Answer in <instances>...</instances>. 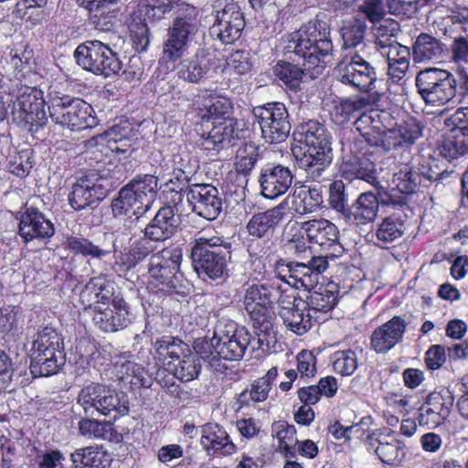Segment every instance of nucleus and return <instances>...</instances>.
Returning a JSON list of instances; mask_svg holds the SVG:
<instances>
[{
    "mask_svg": "<svg viewBox=\"0 0 468 468\" xmlns=\"http://www.w3.org/2000/svg\"><path fill=\"white\" fill-rule=\"evenodd\" d=\"M145 6L144 16L151 22H159L174 11V19L163 44L162 59L175 63L188 48L189 41L202 27L201 10L184 0H153Z\"/></svg>",
    "mask_w": 468,
    "mask_h": 468,
    "instance_id": "obj_1",
    "label": "nucleus"
},
{
    "mask_svg": "<svg viewBox=\"0 0 468 468\" xmlns=\"http://www.w3.org/2000/svg\"><path fill=\"white\" fill-rule=\"evenodd\" d=\"M330 28L326 22L314 19L288 37V50L303 58V67L313 75L321 74L333 51Z\"/></svg>",
    "mask_w": 468,
    "mask_h": 468,
    "instance_id": "obj_2",
    "label": "nucleus"
},
{
    "mask_svg": "<svg viewBox=\"0 0 468 468\" xmlns=\"http://www.w3.org/2000/svg\"><path fill=\"white\" fill-rule=\"evenodd\" d=\"M293 136L305 147L302 166L311 179L318 180L333 160L330 133L318 121L309 120L296 127Z\"/></svg>",
    "mask_w": 468,
    "mask_h": 468,
    "instance_id": "obj_3",
    "label": "nucleus"
},
{
    "mask_svg": "<svg viewBox=\"0 0 468 468\" xmlns=\"http://www.w3.org/2000/svg\"><path fill=\"white\" fill-rule=\"evenodd\" d=\"M195 270L210 279L222 277L227 270V259L230 257V243L222 238L199 237L191 250Z\"/></svg>",
    "mask_w": 468,
    "mask_h": 468,
    "instance_id": "obj_4",
    "label": "nucleus"
},
{
    "mask_svg": "<svg viewBox=\"0 0 468 468\" xmlns=\"http://www.w3.org/2000/svg\"><path fill=\"white\" fill-rule=\"evenodd\" d=\"M418 93L426 104L444 106L458 93V80L449 70L427 68L419 71L415 78Z\"/></svg>",
    "mask_w": 468,
    "mask_h": 468,
    "instance_id": "obj_5",
    "label": "nucleus"
},
{
    "mask_svg": "<svg viewBox=\"0 0 468 468\" xmlns=\"http://www.w3.org/2000/svg\"><path fill=\"white\" fill-rule=\"evenodd\" d=\"M244 306L259 335V342L268 341V337L274 335L275 318L269 288L258 283L249 285L245 291Z\"/></svg>",
    "mask_w": 468,
    "mask_h": 468,
    "instance_id": "obj_6",
    "label": "nucleus"
},
{
    "mask_svg": "<svg viewBox=\"0 0 468 468\" xmlns=\"http://www.w3.org/2000/svg\"><path fill=\"white\" fill-rule=\"evenodd\" d=\"M51 120L70 131L91 128L96 124L91 106L79 98L68 95L51 98L48 107Z\"/></svg>",
    "mask_w": 468,
    "mask_h": 468,
    "instance_id": "obj_7",
    "label": "nucleus"
},
{
    "mask_svg": "<svg viewBox=\"0 0 468 468\" xmlns=\"http://www.w3.org/2000/svg\"><path fill=\"white\" fill-rule=\"evenodd\" d=\"M182 257L179 247L166 248L152 255L148 263L149 284L165 292L176 289L182 278Z\"/></svg>",
    "mask_w": 468,
    "mask_h": 468,
    "instance_id": "obj_8",
    "label": "nucleus"
},
{
    "mask_svg": "<svg viewBox=\"0 0 468 468\" xmlns=\"http://www.w3.org/2000/svg\"><path fill=\"white\" fill-rule=\"evenodd\" d=\"M334 74L337 81L357 91L368 93L376 89V69L357 51L346 53L335 68Z\"/></svg>",
    "mask_w": 468,
    "mask_h": 468,
    "instance_id": "obj_9",
    "label": "nucleus"
},
{
    "mask_svg": "<svg viewBox=\"0 0 468 468\" xmlns=\"http://www.w3.org/2000/svg\"><path fill=\"white\" fill-rule=\"evenodd\" d=\"M74 57L82 69L105 78L115 75L122 69L117 54L99 40H88L79 45Z\"/></svg>",
    "mask_w": 468,
    "mask_h": 468,
    "instance_id": "obj_10",
    "label": "nucleus"
},
{
    "mask_svg": "<svg viewBox=\"0 0 468 468\" xmlns=\"http://www.w3.org/2000/svg\"><path fill=\"white\" fill-rule=\"evenodd\" d=\"M261 136L268 144L284 142L291 132L290 116L287 108L282 102H268L253 108Z\"/></svg>",
    "mask_w": 468,
    "mask_h": 468,
    "instance_id": "obj_11",
    "label": "nucleus"
},
{
    "mask_svg": "<svg viewBox=\"0 0 468 468\" xmlns=\"http://www.w3.org/2000/svg\"><path fill=\"white\" fill-rule=\"evenodd\" d=\"M300 229L311 244L318 246L329 256H342L345 252L339 241V229L330 220L324 218L309 219L302 222Z\"/></svg>",
    "mask_w": 468,
    "mask_h": 468,
    "instance_id": "obj_12",
    "label": "nucleus"
},
{
    "mask_svg": "<svg viewBox=\"0 0 468 468\" xmlns=\"http://www.w3.org/2000/svg\"><path fill=\"white\" fill-rule=\"evenodd\" d=\"M423 135V125L415 118H409L396 126L383 130L378 149L382 153L408 149Z\"/></svg>",
    "mask_w": 468,
    "mask_h": 468,
    "instance_id": "obj_13",
    "label": "nucleus"
},
{
    "mask_svg": "<svg viewBox=\"0 0 468 468\" xmlns=\"http://www.w3.org/2000/svg\"><path fill=\"white\" fill-rule=\"evenodd\" d=\"M192 210L207 219H216L222 211V198L218 189L210 184H191L184 189Z\"/></svg>",
    "mask_w": 468,
    "mask_h": 468,
    "instance_id": "obj_14",
    "label": "nucleus"
},
{
    "mask_svg": "<svg viewBox=\"0 0 468 468\" xmlns=\"http://www.w3.org/2000/svg\"><path fill=\"white\" fill-rule=\"evenodd\" d=\"M218 356L225 360H239L250 342V335L245 327L236 324H218L217 326Z\"/></svg>",
    "mask_w": 468,
    "mask_h": 468,
    "instance_id": "obj_15",
    "label": "nucleus"
},
{
    "mask_svg": "<svg viewBox=\"0 0 468 468\" xmlns=\"http://www.w3.org/2000/svg\"><path fill=\"white\" fill-rule=\"evenodd\" d=\"M44 107L43 91L34 87H26L14 103V113L26 123L38 128L47 121Z\"/></svg>",
    "mask_w": 468,
    "mask_h": 468,
    "instance_id": "obj_16",
    "label": "nucleus"
},
{
    "mask_svg": "<svg viewBox=\"0 0 468 468\" xmlns=\"http://www.w3.org/2000/svg\"><path fill=\"white\" fill-rule=\"evenodd\" d=\"M108 189L96 174L80 177L69 194V202L75 210H82L106 197Z\"/></svg>",
    "mask_w": 468,
    "mask_h": 468,
    "instance_id": "obj_17",
    "label": "nucleus"
},
{
    "mask_svg": "<svg viewBox=\"0 0 468 468\" xmlns=\"http://www.w3.org/2000/svg\"><path fill=\"white\" fill-rule=\"evenodd\" d=\"M244 27L245 20L239 6L229 3L218 12L211 33L223 44H232L240 37Z\"/></svg>",
    "mask_w": 468,
    "mask_h": 468,
    "instance_id": "obj_18",
    "label": "nucleus"
},
{
    "mask_svg": "<svg viewBox=\"0 0 468 468\" xmlns=\"http://www.w3.org/2000/svg\"><path fill=\"white\" fill-rule=\"evenodd\" d=\"M454 397L449 388L431 392L420 408V425L435 427L446 420L453 405Z\"/></svg>",
    "mask_w": 468,
    "mask_h": 468,
    "instance_id": "obj_19",
    "label": "nucleus"
},
{
    "mask_svg": "<svg viewBox=\"0 0 468 468\" xmlns=\"http://www.w3.org/2000/svg\"><path fill=\"white\" fill-rule=\"evenodd\" d=\"M274 272L277 278L296 289L311 292L317 284V274L311 271L306 263L289 261L280 259L275 263Z\"/></svg>",
    "mask_w": 468,
    "mask_h": 468,
    "instance_id": "obj_20",
    "label": "nucleus"
},
{
    "mask_svg": "<svg viewBox=\"0 0 468 468\" xmlns=\"http://www.w3.org/2000/svg\"><path fill=\"white\" fill-rule=\"evenodd\" d=\"M292 179L293 175L288 166L267 165L261 168L259 177L261 194L266 198H276L288 191Z\"/></svg>",
    "mask_w": 468,
    "mask_h": 468,
    "instance_id": "obj_21",
    "label": "nucleus"
},
{
    "mask_svg": "<svg viewBox=\"0 0 468 468\" xmlns=\"http://www.w3.org/2000/svg\"><path fill=\"white\" fill-rule=\"evenodd\" d=\"M92 321L102 332L113 333L131 324V314L123 300H112V306H94Z\"/></svg>",
    "mask_w": 468,
    "mask_h": 468,
    "instance_id": "obj_22",
    "label": "nucleus"
},
{
    "mask_svg": "<svg viewBox=\"0 0 468 468\" xmlns=\"http://www.w3.org/2000/svg\"><path fill=\"white\" fill-rule=\"evenodd\" d=\"M18 229L25 242L49 239L55 233L53 223L35 207H28L23 213Z\"/></svg>",
    "mask_w": 468,
    "mask_h": 468,
    "instance_id": "obj_23",
    "label": "nucleus"
},
{
    "mask_svg": "<svg viewBox=\"0 0 468 468\" xmlns=\"http://www.w3.org/2000/svg\"><path fill=\"white\" fill-rule=\"evenodd\" d=\"M288 211L289 206L284 200L271 208L254 214L247 224L249 234L258 239L271 235Z\"/></svg>",
    "mask_w": 468,
    "mask_h": 468,
    "instance_id": "obj_24",
    "label": "nucleus"
},
{
    "mask_svg": "<svg viewBox=\"0 0 468 468\" xmlns=\"http://www.w3.org/2000/svg\"><path fill=\"white\" fill-rule=\"evenodd\" d=\"M180 222L176 207L164 206L144 228V235L153 241H165L175 235Z\"/></svg>",
    "mask_w": 468,
    "mask_h": 468,
    "instance_id": "obj_25",
    "label": "nucleus"
},
{
    "mask_svg": "<svg viewBox=\"0 0 468 468\" xmlns=\"http://www.w3.org/2000/svg\"><path fill=\"white\" fill-rule=\"evenodd\" d=\"M406 322L400 316H394L376 328L370 337V345L377 353L384 354L401 341L406 331Z\"/></svg>",
    "mask_w": 468,
    "mask_h": 468,
    "instance_id": "obj_26",
    "label": "nucleus"
},
{
    "mask_svg": "<svg viewBox=\"0 0 468 468\" xmlns=\"http://www.w3.org/2000/svg\"><path fill=\"white\" fill-rule=\"evenodd\" d=\"M390 117L388 112L371 110L362 112L353 124L368 145L378 148L381 129L387 126Z\"/></svg>",
    "mask_w": 468,
    "mask_h": 468,
    "instance_id": "obj_27",
    "label": "nucleus"
},
{
    "mask_svg": "<svg viewBox=\"0 0 468 468\" xmlns=\"http://www.w3.org/2000/svg\"><path fill=\"white\" fill-rule=\"evenodd\" d=\"M69 250L77 254L93 259H102L116 251L113 237L104 233L102 240L91 241L82 236H69L66 239Z\"/></svg>",
    "mask_w": 468,
    "mask_h": 468,
    "instance_id": "obj_28",
    "label": "nucleus"
},
{
    "mask_svg": "<svg viewBox=\"0 0 468 468\" xmlns=\"http://www.w3.org/2000/svg\"><path fill=\"white\" fill-rule=\"evenodd\" d=\"M173 177L169 182L176 185V188H172L176 193L181 194L193 182V176L196 174L198 164L195 156L186 150H181L173 156Z\"/></svg>",
    "mask_w": 468,
    "mask_h": 468,
    "instance_id": "obj_29",
    "label": "nucleus"
},
{
    "mask_svg": "<svg viewBox=\"0 0 468 468\" xmlns=\"http://www.w3.org/2000/svg\"><path fill=\"white\" fill-rule=\"evenodd\" d=\"M151 207L145 204L139 195L127 185L121 188L118 197L112 202V211L114 218L133 217L138 219Z\"/></svg>",
    "mask_w": 468,
    "mask_h": 468,
    "instance_id": "obj_30",
    "label": "nucleus"
},
{
    "mask_svg": "<svg viewBox=\"0 0 468 468\" xmlns=\"http://www.w3.org/2000/svg\"><path fill=\"white\" fill-rule=\"evenodd\" d=\"M211 58L208 50L198 48L196 53L181 60L177 75L179 79L189 83H199L210 70Z\"/></svg>",
    "mask_w": 468,
    "mask_h": 468,
    "instance_id": "obj_31",
    "label": "nucleus"
},
{
    "mask_svg": "<svg viewBox=\"0 0 468 468\" xmlns=\"http://www.w3.org/2000/svg\"><path fill=\"white\" fill-rule=\"evenodd\" d=\"M339 173L343 178L350 182L362 180L373 186L378 184L376 166L373 162L367 158L357 156H347L344 158Z\"/></svg>",
    "mask_w": 468,
    "mask_h": 468,
    "instance_id": "obj_32",
    "label": "nucleus"
},
{
    "mask_svg": "<svg viewBox=\"0 0 468 468\" xmlns=\"http://www.w3.org/2000/svg\"><path fill=\"white\" fill-rule=\"evenodd\" d=\"M444 44L427 33H420L411 48L413 62L419 64L441 61L444 58Z\"/></svg>",
    "mask_w": 468,
    "mask_h": 468,
    "instance_id": "obj_33",
    "label": "nucleus"
},
{
    "mask_svg": "<svg viewBox=\"0 0 468 468\" xmlns=\"http://www.w3.org/2000/svg\"><path fill=\"white\" fill-rule=\"evenodd\" d=\"M283 324L298 335L305 334L312 327V316L307 310L306 302L294 300L288 305H283L280 312Z\"/></svg>",
    "mask_w": 468,
    "mask_h": 468,
    "instance_id": "obj_34",
    "label": "nucleus"
},
{
    "mask_svg": "<svg viewBox=\"0 0 468 468\" xmlns=\"http://www.w3.org/2000/svg\"><path fill=\"white\" fill-rule=\"evenodd\" d=\"M30 372L34 378L48 377L56 374L64 365L66 354L64 349L52 348L45 352L32 351L30 355Z\"/></svg>",
    "mask_w": 468,
    "mask_h": 468,
    "instance_id": "obj_35",
    "label": "nucleus"
},
{
    "mask_svg": "<svg viewBox=\"0 0 468 468\" xmlns=\"http://www.w3.org/2000/svg\"><path fill=\"white\" fill-rule=\"evenodd\" d=\"M324 207L323 187L318 184L303 185L292 195V208L301 216L312 214Z\"/></svg>",
    "mask_w": 468,
    "mask_h": 468,
    "instance_id": "obj_36",
    "label": "nucleus"
},
{
    "mask_svg": "<svg viewBox=\"0 0 468 468\" xmlns=\"http://www.w3.org/2000/svg\"><path fill=\"white\" fill-rule=\"evenodd\" d=\"M378 52L388 59V75L390 79L394 82L404 79L410 69V56H412L410 49L396 42Z\"/></svg>",
    "mask_w": 468,
    "mask_h": 468,
    "instance_id": "obj_37",
    "label": "nucleus"
},
{
    "mask_svg": "<svg viewBox=\"0 0 468 468\" xmlns=\"http://www.w3.org/2000/svg\"><path fill=\"white\" fill-rule=\"evenodd\" d=\"M200 443L208 453L230 455L235 451L228 432L218 423L209 422L203 426Z\"/></svg>",
    "mask_w": 468,
    "mask_h": 468,
    "instance_id": "obj_38",
    "label": "nucleus"
},
{
    "mask_svg": "<svg viewBox=\"0 0 468 468\" xmlns=\"http://www.w3.org/2000/svg\"><path fill=\"white\" fill-rule=\"evenodd\" d=\"M152 241L145 235L131 240L129 246L120 251L116 260L119 270L127 271L143 261L154 250Z\"/></svg>",
    "mask_w": 468,
    "mask_h": 468,
    "instance_id": "obj_39",
    "label": "nucleus"
},
{
    "mask_svg": "<svg viewBox=\"0 0 468 468\" xmlns=\"http://www.w3.org/2000/svg\"><path fill=\"white\" fill-rule=\"evenodd\" d=\"M238 138L236 124L231 119H225L223 122L214 125L207 137L204 138L202 145L206 150L219 152L234 144Z\"/></svg>",
    "mask_w": 468,
    "mask_h": 468,
    "instance_id": "obj_40",
    "label": "nucleus"
},
{
    "mask_svg": "<svg viewBox=\"0 0 468 468\" xmlns=\"http://www.w3.org/2000/svg\"><path fill=\"white\" fill-rule=\"evenodd\" d=\"M378 209L379 202L377 196L367 191L360 194L349 207L346 218H352L356 225H366L376 219Z\"/></svg>",
    "mask_w": 468,
    "mask_h": 468,
    "instance_id": "obj_41",
    "label": "nucleus"
},
{
    "mask_svg": "<svg viewBox=\"0 0 468 468\" xmlns=\"http://www.w3.org/2000/svg\"><path fill=\"white\" fill-rule=\"evenodd\" d=\"M99 400L97 412L103 416H111L113 414V419H116L129 412L128 401L124 394L117 392L115 389L106 385L101 384Z\"/></svg>",
    "mask_w": 468,
    "mask_h": 468,
    "instance_id": "obj_42",
    "label": "nucleus"
},
{
    "mask_svg": "<svg viewBox=\"0 0 468 468\" xmlns=\"http://www.w3.org/2000/svg\"><path fill=\"white\" fill-rule=\"evenodd\" d=\"M278 376V368L273 367L270 368L265 376L258 378L252 384L250 388L244 389L238 398V403L240 407L249 406L251 402L265 401L268 397L273 382Z\"/></svg>",
    "mask_w": 468,
    "mask_h": 468,
    "instance_id": "obj_43",
    "label": "nucleus"
},
{
    "mask_svg": "<svg viewBox=\"0 0 468 468\" xmlns=\"http://www.w3.org/2000/svg\"><path fill=\"white\" fill-rule=\"evenodd\" d=\"M405 222L401 217L392 214L383 218L380 222L376 225L374 231L371 233L372 238H376V244L379 247L399 240L404 234Z\"/></svg>",
    "mask_w": 468,
    "mask_h": 468,
    "instance_id": "obj_44",
    "label": "nucleus"
},
{
    "mask_svg": "<svg viewBox=\"0 0 468 468\" xmlns=\"http://www.w3.org/2000/svg\"><path fill=\"white\" fill-rule=\"evenodd\" d=\"M154 349L160 362L171 366L188 351L189 346L178 338L165 335L154 342Z\"/></svg>",
    "mask_w": 468,
    "mask_h": 468,
    "instance_id": "obj_45",
    "label": "nucleus"
},
{
    "mask_svg": "<svg viewBox=\"0 0 468 468\" xmlns=\"http://www.w3.org/2000/svg\"><path fill=\"white\" fill-rule=\"evenodd\" d=\"M202 118H221L230 114L232 103L229 98L216 93L205 94L197 101Z\"/></svg>",
    "mask_w": 468,
    "mask_h": 468,
    "instance_id": "obj_46",
    "label": "nucleus"
},
{
    "mask_svg": "<svg viewBox=\"0 0 468 468\" xmlns=\"http://www.w3.org/2000/svg\"><path fill=\"white\" fill-rule=\"evenodd\" d=\"M112 296L111 285L103 276L91 278L81 292V297L83 299L87 298V301L90 302V306L92 304L94 306L105 305L109 303Z\"/></svg>",
    "mask_w": 468,
    "mask_h": 468,
    "instance_id": "obj_47",
    "label": "nucleus"
},
{
    "mask_svg": "<svg viewBox=\"0 0 468 468\" xmlns=\"http://www.w3.org/2000/svg\"><path fill=\"white\" fill-rule=\"evenodd\" d=\"M367 23L363 19L350 18L342 22L339 32L344 49H352L359 46L365 39Z\"/></svg>",
    "mask_w": 468,
    "mask_h": 468,
    "instance_id": "obj_48",
    "label": "nucleus"
},
{
    "mask_svg": "<svg viewBox=\"0 0 468 468\" xmlns=\"http://www.w3.org/2000/svg\"><path fill=\"white\" fill-rule=\"evenodd\" d=\"M337 292L333 285H317L308 296L307 306L314 311L326 313L337 303Z\"/></svg>",
    "mask_w": 468,
    "mask_h": 468,
    "instance_id": "obj_49",
    "label": "nucleus"
},
{
    "mask_svg": "<svg viewBox=\"0 0 468 468\" xmlns=\"http://www.w3.org/2000/svg\"><path fill=\"white\" fill-rule=\"evenodd\" d=\"M127 186L137 193L145 204L152 207L159 189L158 178L155 176L149 174L137 175Z\"/></svg>",
    "mask_w": 468,
    "mask_h": 468,
    "instance_id": "obj_50",
    "label": "nucleus"
},
{
    "mask_svg": "<svg viewBox=\"0 0 468 468\" xmlns=\"http://www.w3.org/2000/svg\"><path fill=\"white\" fill-rule=\"evenodd\" d=\"M388 441H380L376 453L382 463L394 465L399 463L406 455L403 441L388 435Z\"/></svg>",
    "mask_w": 468,
    "mask_h": 468,
    "instance_id": "obj_51",
    "label": "nucleus"
},
{
    "mask_svg": "<svg viewBox=\"0 0 468 468\" xmlns=\"http://www.w3.org/2000/svg\"><path fill=\"white\" fill-rule=\"evenodd\" d=\"M177 364H174V376L181 381H190L197 378L201 366L199 359L196 354L190 349L186 352L181 358L176 360Z\"/></svg>",
    "mask_w": 468,
    "mask_h": 468,
    "instance_id": "obj_52",
    "label": "nucleus"
},
{
    "mask_svg": "<svg viewBox=\"0 0 468 468\" xmlns=\"http://www.w3.org/2000/svg\"><path fill=\"white\" fill-rule=\"evenodd\" d=\"M399 24L393 19L381 20L374 27V44L377 51H380L398 42Z\"/></svg>",
    "mask_w": 468,
    "mask_h": 468,
    "instance_id": "obj_53",
    "label": "nucleus"
},
{
    "mask_svg": "<svg viewBox=\"0 0 468 468\" xmlns=\"http://www.w3.org/2000/svg\"><path fill=\"white\" fill-rule=\"evenodd\" d=\"M64 349L62 335L53 327L46 326L39 330L32 344V351L45 352L47 349Z\"/></svg>",
    "mask_w": 468,
    "mask_h": 468,
    "instance_id": "obj_54",
    "label": "nucleus"
},
{
    "mask_svg": "<svg viewBox=\"0 0 468 468\" xmlns=\"http://www.w3.org/2000/svg\"><path fill=\"white\" fill-rule=\"evenodd\" d=\"M439 153L448 160H453L468 154V136L454 133L443 140L439 146Z\"/></svg>",
    "mask_w": 468,
    "mask_h": 468,
    "instance_id": "obj_55",
    "label": "nucleus"
},
{
    "mask_svg": "<svg viewBox=\"0 0 468 468\" xmlns=\"http://www.w3.org/2000/svg\"><path fill=\"white\" fill-rule=\"evenodd\" d=\"M70 459L72 468H105L101 453L91 446L77 449Z\"/></svg>",
    "mask_w": 468,
    "mask_h": 468,
    "instance_id": "obj_56",
    "label": "nucleus"
},
{
    "mask_svg": "<svg viewBox=\"0 0 468 468\" xmlns=\"http://www.w3.org/2000/svg\"><path fill=\"white\" fill-rule=\"evenodd\" d=\"M334 371L343 377L352 376L358 367L357 356L351 349L338 350L332 356Z\"/></svg>",
    "mask_w": 468,
    "mask_h": 468,
    "instance_id": "obj_57",
    "label": "nucleus"
},
{
    "mask_svg": "<svg viewBox=\"0 0 468 468\" xmlns=\"http://www.w3.org/2000/svg\"><path fill=\"white\" fill-rule=\"evenodd\" d=\"M273 72L291 90L299 89L303 70L297 65L280 61L274 66Z\"/></svg>",
    "mask_w": 468,
    "mask_h": 468,
    "instance_id": "obj_58",
    "label": "nucleus"
},
{
    "mask_svg": "<svg viewBox=\"0 0 468 468\" xmlns=\"http://www.w3.org/2000/svg\"><path fill=\"white\" fill-rule=\"evenodd\" d=\"M79 431L90 439L107 440L112 436V425L108 421H99L92 419H82L79 421Z\"/></svg>",
    "mask_w": 468,
    "mask_h": 468,
    "instance_id": "obj_59",
    "label": "nucleus"
},
{
    "mask_svg": "<svg viewBox=\"0 0 468 468\" xmlns=\"http://www.w3.org/2000/svg\"><path fill=\"white\" fill-rule=\"evenodd\" d=\"M112 5H105L96 10H89L93 13L91 21L97 29L110 31L121 20L119 10Z\"/></svg>",
    "mask_w": 468,
    "mask_h": 468,
    "instance_id": "obj_60",
    "label": "nucleus"
},
{
    "mask_svg": "<svg viewBox=\"0 0 468 468\" xmlns=\"http://www.w3.org/2000/svg\"><path fill=\"white\" fill-rule=\"evenodd\" d=\"M392 182L399 192L406 195L412 194L420 184V175L406 165L394 174Z\"/></svg>",
    "mask_w": 468,
    "mask_h": 468,
    "instance_id": "obj_61",
    "label": "nucleus"
},
{
    "mask_svg": "<svg viewBox=\"0 0 468 468\" xmlns=\"http://www.w3.org/2000/svg\"><path fill=\"white\" fill-rule=\"evenodd\" d=\"M328 203L332 209L346 217L348 206V194L342 180H335L329 185Z\"/></svg>",
    "mask_w": 468,
    "mask_h": 468,
    "instance_id": "obj_62",
    "label": "nucleus"
},
{
    "mask_svg": "<svg viewBox=\"0 0 468 468\" xmlns=\"http://www.w3.org/2000/svg\"><path fill=\"white\" fill-rule=\"evenodd\" d=\"M258 148L252 144H244L236 153L235 167L239 174L248 175L258 159Z\"/></svg>",
    "mask_w": 468,
    "mask_h": 468,
    "instance_id": "obj_63",
    "label": "nucleus"
},
{
    "mask_svg": "<svg viewBox=\"0 0 468 468\" xmlns=\"http://www.w3.org/2000/svg\"><path fill=\"white\" fill-rule=\"evenodd\" d=\"M101 384L90 383L84 386L79 392L77 403L84 410L86 415L92 416L97 412V405H99V392Z\"/></svg>",
    "mask_w": 468,
    "mask_h": 468,
    "instance_id": "obj_64",
    "label": "nucleus"
}]
</instances>
